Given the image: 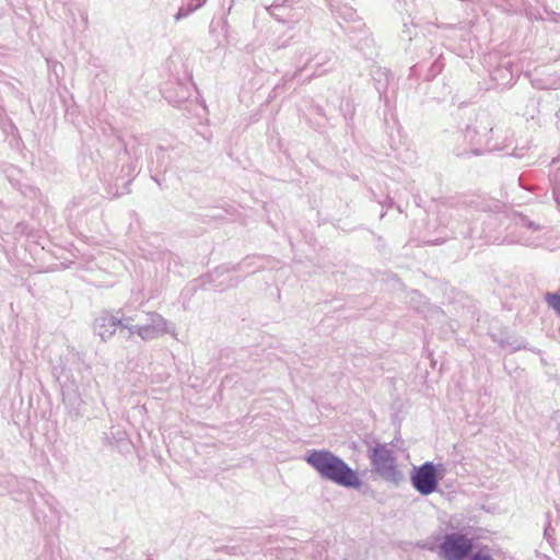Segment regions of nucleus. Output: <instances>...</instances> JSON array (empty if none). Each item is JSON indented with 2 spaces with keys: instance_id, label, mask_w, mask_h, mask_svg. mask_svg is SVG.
Listing matches in <instances>:
<instances>
[{
  "instance_id": "nucleus-1",
  "label": "nucleus",
  "mask_w": 560,
  "mask_h": 560,
  "mask_svg": "<svg viewBox=\"0 0 560 560\" xmlns=\"http://www.w3.org/2000/svg\"><path fill=\"white\" fill-rule=\"evenodd\" d=\"M93 330L104 342L116 334L126 341L136 335L143 341H150L167 331V320L156 312H149L145 320L141 322L137 314L131 315L125 308H119L115 313L102 312L94 319Z\"/></svg>"
},
{
  "instance_id": "nucleus-2",
  "label": "nucleus",
  "mask_w": 560,
  "mask_h": 560,
  "mask_svg": "<svg viewBox=\"0 0 560 560\" xmlns=\"http://www.w3.org/2000/svg\"><path fill=\"white\" fill-rule=\"evenodd\" d=\"M305 462L313 467L323 479L345 488L359 489L362 481L358 472L342 458L328 450H312L305 456Z\"/></svg>"
},
{
  "instance_id": "nucleus-3",
  "label": "nucleus",
  "mask_w": 560,
  "mask_h": 560,
  "mask_svg": "<svg viewBox=\"0 0 560 560\" xmlns=\"http://www.w3.org/2000/svg\"><path fill=\"white\" fill-rule=\"evenodd\" d=\"M368 448V457L371 463L372 471L377 474L383 480L398 485L402 479V472L397 468V459L394 451L384 443L364 441Z\"/></svg>"
},
{
  "instance_id": "nucleus-4",
  "label": "nucleus",
  "mask_w": 560,
  "mask_h": 560,
  "mask_svg": "<svg viewBox=\"0 0 560 560\" xmlns=\"http://www.w3.org/2000/svg\"><path fill=\"white\" fill-rule=\"evenodd\" d=\"M492 130L489 117L477 119L474 126H467L463 132V138L469 145V149L458 148L455 150V154L457 156H465L467 154L481 155L494 150L495 145L490 144Z\"/></svg>"
},
{
  "instance_id": "nucleus-5",
  "label": "nucleus",
  "mask_w": 560,
  "mask_h": 560,
  "mask_svg": "<svg viewBox=\"0 0 560 560\" xmlns=\"http://www.w3.org/2000/svg\"><path fill=\"white\" fill-rule=\"evenodd\" d=\"M512 222L515 226V235L511 236V242L533 247L540 245L545 235L544 225L532 221L523 213H514Z\"/></svg>"
},
{
  "instance_id": "nucleus-6",
  "label": "nucleus",
  "mask_w": 560,
  "mask_h": 560,
  "mask_svg": "<svg viewBox=\"0 0 560 560\" xmlns=\"http://www.w3.org/2000/svg\"><path fill=\"white\" fill-rule=\"evenodd\" d=\"M440 555L446 560H464L474 549L472 539L462 533L446 534L439 546Z\"/></svg>"
},
{
  "instance_id": "nucleus-7",
  "label": "nucleus",
  "mask_w": 560,
  "mask_h": 560,
  "mask_svg": "<svg viewBox=\"0 0 560 560\" xmlns=\"http://www.w3.org/2000/svg\"><path fill=\"white\" fill-rule=\"evenodd\" d=\"M439 474L432 462H425L420 466H413L410 472L412 487L422 495H429L438 490Z\"/></svg>"
},
{
  "instance_id": "nucleus-8",
  "label": "nucleus",
  "mask_w": 560,
  "mask_h": 560,
  "mask_svg": "<svg viewBox=\"0 0 560 560\" xmlns=\"http://www.w3.org/2000/svg\"><path fill=\"white\" fill-rule=\"evenodd\" d=\"M52 376L61 386L63 402L68 407L69 413L72 417H79L84 402L77 388H73L74 382L70 381L68 371L65 366L56 365L52 368Z\"/></svg>"
},
{
  "instance_id": "nucleus-9",
  "label": "nucleus",
  "mask_w": 560,
  "mask_h": 560,
  "mask_svg": "<svg viewBox=\"0 0 560 560\" xmlns=\"http://www.w3.org/2000/svg\"><path fill=\"white\" fill-rule=\"evenodd\" d=\"M490 337L492 341L498 343L501 348H511L512 352L528 349L527 345L523 340L513 339L511 336L503 332H491Z\"/></svg>"
},
{
  "instance_id": "nucleus-10",
  "label": "nucleus",
  "mask_w": 560,
  "mask_h": 560,
  "mask_svg": "<svg viewBox=\"0 0 560 560\" xmlns=\"http://www.w3.org/2000/svg\"><path fill=\"white\" fill-rule=\"evenodd\" d=\"M549 428L551 429V443L560 440V410H555L549 420Z\"/></svg>"
},
{
  "instance_id": "nucleus-11",
  "label": "nucleus",
  "mask_w": 560,
  "mask_h": 560,
  "mask_svg": "<svg viewBox=\"0 0 560 560\" xmlns=\"http://www.w3.org/2000/svg\"><path fill=\"white\" fill-rule=\"evenodd\" d=\"M196 10H198V8H195V5L191 2H187V4L179 7L177 13L174 15V19L175 21H179L182 19L187 18Z\"/></svg>"
},
{
  "instance_id": "nucleus-12",
  "label": "nucleus",
  "mask_w": 560,
  "mask_h": 560,
  "mask_svg": "<svg viewBox=\"0 0 560 560\" xmlns=\"http://www.w3.org/2000/svg\"><path fill=\"white\" fill-rule=\"evenodd\" d=\"M468 560H494L490 555L489 548L483 547L475 552L471 551Z\"/></svg>"
},
{
  "instance_id": "nucleus-13",
  "label": "nucleus",
  "mask_w": 560,
  "mask_h": 560,
  "mask_svg": "<svg viewBox=\"0 0 560 560\" xmlns=\"http://www.w3.org/2000/svg\"><path fill=\"white\" fill-rule=\"evenodd\" d=\"M545 299L548 305L560 315V294L547 293Z\"/></svg>"
},
{
  "instance_id": "nucleus-14",
  "label": "nucleus",
  "mask_w": 560,
  "mask_h": 560,
  "mask_svg": "<svg viewBox=\"0 0 560 560\" xmlns=\"http://www.w3.org/2000/svg\"><path fill=\"white\" fill-rule=\"evenodd\" d=\"M252 266V258H246L244 261L235 265L232 267V269H229V268H224L222 267L225 271H230V270H233V271H242L246 268L249 269V267Z\"/></svg>"
},
{
  "instance_id": "nucleus-15",
  "label": "nucleus",
  "mask_w": 560,
  "mask_h": 560,
  "mask_svg": "<svg viewBox=\"0 0 560 560\" xmlns=\"http://www.w3.org/2000/svg\"><path fill=\"white\" fill-rule=\"evenodd\" d=\"M304 56L306 57V65L310 63L314 56V49L312 47H305L300 57L302 58Z\"/></svg>"
},
{
  "instance_id": "nucleus-16",
  "label": "nucleus",
  "mask_w": 560,
  "mask_h": 560,
  "mask_svg": "<svg viewBox=\"0 0 560 560\" xmlns=\"http://www.w3.org/2000/svg\"><path fill=\"white\" fill-rule=\"evenodd\" d=\"M281 8H282V7H279V5H272V7L269 9V11H270V14H271L272 16H275L278 21L284 22V20L280 19V18L278 16V14H276V10H279V9H281Z\"/></svg>"
},
{
  "instance_id": "nucleus-17",
  "label": "nucleus",
  "mask_w": 560,
  "mask_h": 560,
  "mask_svg": "<svg viewBox=\"0 0 560 560\" xmlns=\"http://www.w3.org/2000/svg\"><path fill=\"white\" fill-rule=\"evenodd\" d=\"M306 65L299 68L289 79H287V75L283 77V80H293L294 78H296L299 75V73H301L304 69H305Z\"/></svg>"
},
{
  "instance_id": "nucleus-18",
  "label": "nucleus",
  "mask_w": 560,
  "mask_h": 560,
  "mask_svg": "<svg viewBox=\"0 0 560 560\" xmlns=\"http://www.w3.org/2000/svg\"><path fill=\"white\" fill-rule=\"evenodd\" d=\"M207 0H189L188 2H191L195 8H201L205 3H206Z\"/></svg>"
},
{
  "instance_id": "nucleus-19",
  "label": "nucleus",
  "mask_w": 560,
  "mask_h": 560,
  "mask_svg": "<svg viewBox=\"0 0 560 560\" xmlns=\"http://www.w3.org/2000/svg\"><path fill=\"white\" fill-rule=\"evenodd\" d=\"M553 198L558 207H560V191H553Z\"/></svg>"
},
{
  "instance_id": "nucleus-20",
  "label": "nucleus",
  "mask_w": 560,
  "mask_h": 560,
  "mask_svg": "<svg viewBox=\"0 0 560 560\" xmlns=\"http://www.w3.org/2000/svg\"><path fill=\"white\" fill-rule=\"evenodd\" d=\"M320 66H322V63H320V62H318V63H317V68H316V70L313 72V75H314V77L322 75V74L325 72V70L319 71V67H320Z\"/></svg>"
},
{
  "instance_id": "nucleus-21",
  "label": "nucleus",
  "mask_w": 560,
  "mask_h": 560,
  "mask_svg": "<svg viewBox=\"0 0 560 560\" xmlns=\"http://www.w3.org/2000/svg\"><path fill=\"white\" fill-rule=\"evenodd\" d=\"M550 530H551L550 525H548V526H546V527H545V536H546L547 538H549V537H550V535H551V532H550Z\"/></svg>"
},
{
  "instance_id": "nucleus-22",
  "label": "nucleus",
  "mask_w": 560,
  "mask_h": 560,
  "mask_svg": "<svg viewBox=\"0 0 560 560\" xmlns=\"http://www.w3.org/2000/svg\"><path fill=\"white\" fill-rule=\"evenodd\" d=\"M535 86L538 88V89H549L550 88L548 85L540 84L538 80L535 81Z\"/></svg>"
},
{
  "instance_id": "nucleus-23",
  "label": "nucleus",
  "mask_w": 560,
  "mask_h": 560,
  "mask_svg": "<svg viewBox=\"0 0 560 560\" xmlns=\"http://www.w3.org/2000/svg\"><path fill=\"white\" fill-rule=\"evenodd\" d=\"M234 549H235L234 547H224L222 550L230 552V550H234Z\"/></svg>"
},
{
  "instance_id": "nucleus-24",
  "label": "nucleus",
  "mask_w": 560,
  "mask_h": 560,
  "mask_svg": "<svg viewBox=\"0 0 560 560\" xmlns=\"http://www.w3.org/2000/svg\"><path fill=\"white\" fill-rule=\"evenodd\" d=\"M382 89H383V90H385V85H383V86H377V91H378L380 93H381Z\"/></svg>"
},
{
  "instance_id": "nucleus-25",
  "label": "nucleus",
  "mask_w": 560,
  "mask_h": 560,
  "mask_svg": "<svg viewBox=\"0 0 560 560\" xmlns=\"http://www.w3.org/2000/svg\"><path fill=\"white\" fill-rule=\"evenodd\" d=\"M257 270V268H253L248 270V273H254Z\"/></svg>"
},
{
  "instance_id": "nucleus-26",
  "label": "nucleus",
  "mask_w": 560,
  "mask_h": 560,
  "mask_svg": "<svg viewBox=\"0 0 560 560\" xmlns=\"http://www.w3.org/2000/svg\"><path fill=\"white\" fill-rule=\"evenodd\" d=\"M147 560H153V559H152L151 557H148V559H147Z\"/></svg>"
}]
</instances>
